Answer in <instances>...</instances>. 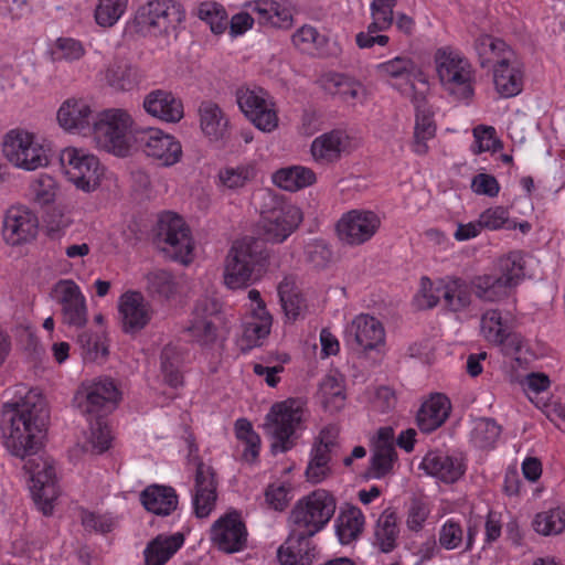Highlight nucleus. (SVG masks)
Instances as JSON below:
<instances>
[{"label": "nucleus", "mask_w": 565, "mask_h": 565, "mask_svg": "<svg viewBox=\"0 0 565 565\" xmlns=\"http://www.w3.org/2000/svg\"><path fill=\"white\" fill-rule=\"evenodd\" d=\"M185 20V11L174 0H149L134 17L132 28L142 35L169 36Z\"/></svg>", "instance_id": "5"}, {"label": "nucleus", "mask_w": 565, "mask_h": 565, "mask_svg": "<svg viewBox=\"0 0 565 565\" xmlns=\"http://www.w3.org/2000/svg\"><path fill=\"white\" fill-rule=\"evenodd\" d=\"M302 222L301 210L294 204L275 206L263 216V235L267 242L286 241Z\"/></svg>", "instance_id": "16"}, {"label": "nucleus", "mask_w": 565, "mask_h": 565, "mask_svg": "<svg viewBox=\"0 0 565 565\" xmlns=\"http://www.w3.org/2000/svg\"><path fill=\"white\" fill-rule=\"evenodd\" d=\"M436 126L429 111L416 114L413 150L417 154L428 151L427 140L434 138Z\"/></svg>", "instance_id": "50"}, {"label": "nucleus", "mask_w": 565, "mask_h": 565, "mask_svg": "<svg viewBox=\"0 0 565 565\" xmlns=\"http://www.w3.org/2000/svg\"><path fill=\"white\" fill-rule=\"evenodd\" d=\"M493 82L501 97H514L522 92L523 70L515 55L500 60V64L493 67Z\"/></svg>", "instance_id": "28"}, {"label": "nucleus", "mask_w": 565, "mask_h": 565, "mask_svg": "<svg viewBox=\"0 0 565 565\" xmlns=\"http://www.w3.org/2000/svg\"><path fill=\"white\" fill-rule=\"evenodd\" d=\"M473 46L482 68L494 67L500 64V60L515 55L503 40L489 34L479 35Z\"/></svg>", "instance_id": "33"}, {"label": "nucleus", "mask_w": 565, "mask_h": 565, "mask_svg": "<svg viewBox=\"0 0 565 565\" xmlns=\"http://www.w3.org/2000/svg\"><path fill=\"white\" fill-rule=\"evenodd\" d=\"M120 401V392L109 377L82 383L74 396V404L88 419L105 418Z\"/></svg>", "instance_id": "7"}, {"label": "nucleus", "mask_w": 565, "mask_h": 565, "mask_svg": "<svg viewBox=\"0 0 565 565\" xmlns=\"http://www.w3.org/2000/svg\"><path fill=\"white\" fill-rule=\"evenodd\" d=\"M145 509L157 515H170L178 508V494L172 487L150 484L140 493Z\"/></svg>", "instance_id": "32"}, {"label": "nucleus", "mask_w": 565, "mask_h": 565, "mask_svg": "<svg viewBox=\"0 0 565 565\" xmlns=\"http://www.w3.org/2000/svg\"><path fill=\"white\" fill-rule=\"evenodd\" d=\"M450 409V401L446 395L433 394L417 412L416 420L419 429L424 433H431L439 428L448 418Z\"/></svg>", "instance_id": "31"}, {"label": "nucleus", "mask_w": 565, "mask_h": 565, "mask_svg": "<svg viewBox=\"0 0 565 565\" xmlns=\"http://www.w3.org/2000/svg\"><path fill=\"white\" fill-rule=\"evenodd\" d=\"M49 412L45 401L29 392L20 402L3 412V438L6 449L24 461L22 469L31 482L34 500L44 515L53 512L57 498L56 476L53 462L36 456L44 446Z\"/></svg>", "instance_id": "1"}, {"label": "nucleus", "mask_w": 565, "mask_h": 565, "mask_svg": "<svg viewBox=\"0 0 565 565\" xmlns=\"http://www.w3.org/2000/svg\"><path fill=\"white\" fill-rule=\"evenodd\" d=\"M217 481L214 469L198 460L194 478L193 508L198 518L207 516L217 499Z\"/></svg>", "instance_id": "21"}, {"label": "nucleus", "mask_w": 565, "mask_h": 565, "mask_svg": "<svg viewBox=\"0 0 565 565\" xmlns=\"http://www.w3.org/2000/svg\"><path fill=\"white\" fill-rule=\"evenodd\" d=\"M334 452L323 447H313L310 452V460L306 468L307 480L311 483H320L331 473L330 461Z\"/></svg>", "instance_id": "43"}, {"label": "nucleus", "mask_w": 565, "mask_h": 565, "mask_svg": "<svg viewBox=\"0 0 565 565\" xmlns=\"http://www.w3.org/2000/svg\"><path fill=\"white\" fill-rule=\"evenodd\" d=\"M328 89L334 95H340L345 100L358 99L364 93L360 83L343 75L332 76L329 81Z\"/></svg>", "instance_id": "58"}, {"label": "nucleus", "mask_w": 565, "mask_h": 565, "mask_svg": "<svg viewBox=\"0 0 565 565\" xmlns=\"http://www.w3.org/2000/svg\"><path fill=\"white\" fill-rule=\"evenodd\" d=\"M147 291L153 298L169 299L177 292L173 275L163 269L150 271L146 276Z\"/></svg>", "instance_id": "44"}, {"label": "nucleus", "mask_w": 565, "mask_h": 565, "mask_svg": "<svg viewBox=\"0 0 565 565\" xmlns=\"http://www.w3.org/2000/svg\"><path fill=\"white\" fill-rule=\"evenodd\" d=\"M235 433L237 439L244 444L243 457L248 461H254L259 454V435L254 431L252 424L245 418L236 420Z\"/></svg>", "instance_id": "49"}, {"label": "nucleus", "mask_w": 565, "mask_h": 565, "mask_svg": "<svg viewBox=\"0 0 565 565\" xmlns=\"http://www.w3.org/2000/svg\"><path fill=\"white\" fill-rule=\"evenodd\" d=\"M105 78L117 90H131L141 79L139 70L125 60H115L106 70Z\"/></svg>", "instance_id": "39"}, {"label": "nucleus", "mask_w": 565, "mask_h": 565, "mask_svg": "<svg viewBox=\"0 0 565 565\" xmlns=\"http://www.w3.org/2000/svg\"><path fill=\"white\" fill-rule=\"evenodd\" d=\"M268 259L269 253L262 241L246 237L235 242L225 259V286L230 289L248 287L265 273Z\"/></svg>", "instance_id": "2"}, {"label": "nucleus", "mask_w": 565, "mask_h": 565, "mask_svg": "<svg viewBox=\"0 0 565 565\" xmlns=\"http://www.w3.org/2000/svg\"><path fill=\"white\" fill-rule=\"evenodd\" d=\"M501 434V426L492 418H478L471 431V440L481 449L491 448Z\"/></svg>", "instance_id": "45"}, {"label": "nucleus", "mask_w": 565, "mask_h": 565, "mask_svg": "<svg viewBox=\"0 0 565 565\" xmlns=\"http://www.w3.org/2000/svg\"><path fill=\"white\" fill-rule=\"evenodd\" d=\"M347 143V134L335 129L317 137L310 150L316 161L332 162L340 158Z\"/></svg>", "instance_id": "36"}, {"label": "nucleus", "mask_w": 565, "mask_h": 565, "mask_svg": "<svg viewBox=\"0 0 565 565\" xmlns=\"http://www.w3.org/2000/svg\"><path fill=\"white\" fill-rule=\"evenodd\" d=\"M478 276L471 279H465L461 277L450 278L449 280H439L438 288L436 289L443 296L445 306L454 311L458 312L471 305L472 295L478 299L487 302H494V300L484 298L477 287Z\"/></svg>", "instance_id": "20"}, {"label": "nucleus", "mask_w": 565, "mask_h": 565, "mask_svg": "<svg viewBox=\"0 0 565 565\" xmlns=\"http://www.w3.org/2000/svg\"><path fill=\"white\" fill-rule=\"evenodd\" d=\"M31 188L36 202L40 204H49L54 201L57 188L51 175L41 174L32 182Z\"/></svg>", "instance_id": "62"}, {"label": "nucleus", "mask_w": 565, "mask_h": 565, "mask_svg": "<svg viewBox=\"0 0 565 565\" xmlns=\"http://www.w3.org/2000/svg\"><path fill=\"white\" fill-rule=\"evenodd\" d=\"M53 292L62 306L63 322L71 327H84L87 322V308L78 285L71 279H63L54 286Z\"/></svg>", "instance_id": "19"}, {"label": "nucleus", "mask_w": 565, "mask_h": 565, "mask_svg": "<svg viewBox=\"0 0 565 565\" xmlns=\"http://www.w3.org/2000/svg\"><path fill=\"white\" fill-rule=\"evenodd\" d=\"M377 73L383 77L402 78L412 84L419 82L427 84V78L420 67L406 56H396L376 66Z\"/></svg>", "instance_id": "37"}, {"label": "nucleus", "mask_w": 565, "mask_h": 565, "mask_svg": "<svg viewBox=\"0 0 565 565\" xmlns=\"http://www.w3.org/2000/svg\"><path fill=\"white\" fill-rule=\"evenodd\" d=\"M274 183L289 192H295L316 182L315 172L302 166L281 168L273 174Z\"/></svg>", "instance_id": "40"}, {"label": "nucleus", "mask_w": 565, "mask_h": 565, "mask_svg": "<svg viewBox=\"0 0 565 565\" xmlns=\"http://www.w3.org/2000/svg\"><path fill=\"white\" fill-rule=\"evenodd\" d=\"M271 326V316L268 311H262V315H253L250 321L244 323L243 340L247 348L252 349L259 344V340L269 334Z\"/></svg>", "instance_id": "46"}, {"label": "nucleus", "mask_w": 565, "mask_h": 565, "mask_svg": "<svg viewBox=\"0 0 565 565\" xmlns=\"http://www.w3.org/2000/svg\"><path fill=\"white\" fill-rule=\"evenodd\" d=\"M380 225L381 220L373 211L351 210L338 221L337 232L340 241L351 246H358L370 241Z\"/></svg>", "instance_id": "15"}, {"label": "nucleus", "mask_w": 565, "mask_h": 565, "mask_svg": "<svg viewBox=\"0 0 565 565\" xmlns=\"http://www.w3.org/2000/svg\"><path fill=\"white\" fill-rule=\"evenodd\" d=\"M438 77L445 89L457 100H468L473 95L470 64L458 53L440 49L435 56Z\"/></svg>", "instance_id": "9"}, {"label": "nucleus", "mask_w": 565, "mask_h": 565, "mask_svg": "<svg viewBox=\"0 0 565 565\" xmlns=\"http://www.w3.org/2000/svg\"><path fill=\"white\" fill-rule=\"evenodd\" d=\"M38 233V217L24 207H11L3 218L2 234L8 244L19 245L34 238Z\"/></svg>", "instance_id": "22"}, {"label": "nucleus", "mask_w": 565, "mask_h": 565, "mask_svg": "<svg viewBox=\"0 0 565 565\" xmlns=\"http://www.w3.org/2000/svg\"><path fill=\"white\" fill-rule=\"evenodd\" d=\"M119 313L122 330L126 333H136L142 330L150 321L152 310L150 303L139 291H127L119 299Z\"/></svg>", "instance_id": "23"}, {"label": "nucleus", "mask_w": 565, "mask_h": 565, "mask_svg": "<svg viewBox=\"0 0 565 565\" xmlns=\"http://www.w3.org/2000/svg\"><path fill=\"white\" fill-rule=\"evenodd\" d=\"M295 527L290 526V533L285 544L278 548L277 556L281 565H311L315 559L316 547L311 544L313 535H295Z\"/></svg>", "instance_id": "30"}, {"label": "nucleus", "mask_w": 565, "mask_h": 565, "mask_svg": "<svg viewBox=\"0 0 565 565\" xmlns=\"http://www.w3.org/2000/svg\"><path fill=\"white\" fill-rule=\"evenodd\" d=\"M131 116L124 109H106L95 116L92 132L97 147L117 157L130 154L135 145Z\"/></svg>", "instance_id": "3"}, {"label": "nucleus", "mask_w": 565, "mask_h": 565, "mask_svg": "<svg viewBox=\"0 0 565 565\" xmlns=\"http://www.w3.org/2000/svg\"><path fill=\"white\" fill-rule=\"evenodd\" d=\"M128 0H100L95 9L96 23L104 28L113 26L124 14Z\"/></svg>", "instance_id": "52"}, {"label": "nucleus", "mask_w": 565, "mask_h": 565, "mask_svg": "<svg viewBox=\"0 0 565 565\" xmlns=\"http://www.w3.org/2000/svg\"><path fill=\"white\" fill-rule=\"evenodd\" d=\"M420 468L445 483L456 482L465 473V466L460 458L440 450L427 452Z\"/></svg>", "instance_id": "27"}, {"label": "nucleus", "mask_w": 565, "mask_h": 565, "mask_svg": "<svg viewBox=\"0 0 565 565\" xmlns=\"http://www.w3.org/2000/svg\"><path fill=\"white\" fill-rule=\"evenodd\" d=\"M507 329L499 310L491 309L482 315L481 331L488 341L492 343L499 341Z\"/></svg>", "instance_id": "60"}, {"label": "nucleus", "mask_w": 565, "mask_h": 565, "mask_svg": "<svg viewBox=\"0 0 565 565\" xmlns=\"http://www.w3.org/2000/svg\"><path fill=\"white\" fill-rule=\"evenodd\" d=\"M430 510L428 504L418 498H413L407 510L406 525L408 530L418 532L423 529Z\"/></svg>", "instance_id": "63"}, {"label": "nucleus", "mask_w": 565, "mask_h": 565, "mask_svg": "<svg viewBox=\"0 0 565 565\" xmlns=\"http://www.w3.org/2000/svg\"><path fill=\"white\" fill-rule=\"evenodd\" d=\"M183 535L175 533L173 535H158L146 547L145 565H164L172 555L182 546Z\"/></svg>", "instance_id": "38"}, {"label": "nucleus", "mask_w": 565, "mask_h": 565, "mask_svg": "<svg viewBox=\"0 0 565 565\" xmlns=\"http://www.w3.org/2000/svg\"><path fill=\"white\" fill-rule=\"evenodd\" d=\"M236 100L245 117L257 129L271 132L278 127L275 104L265 89L242 87L236 92Z\"/></svg>", "instance_id": "12"}, {"label": "nucleus", "mask_w": 565, "mask_h": 565, "mask_svg": "<svg viewBox=\"0 0 565 565\" xmlns=\"http://www.w3.org/2000/svg\"><path fill=\"white\" fill-rule=\"evenodd\" d=\"M200 126L205 137L213 142L225 143L230 138V120L221 107L204 100L199 107Z\"/></svg>", "instance_id": "29"}, {"label": "nucleus", "mask_w": 565, "mask_h": 565, "mask_svg": "<svg viewBox=\"0 0 565 565\" xmlns=\"http://www.w3.org/2000/svg\"><path fill=\"white\" fill-rule=\"evenodd\" d=\"M373 454L370 471L373 478L385 477L393 468L397 454L394 445V430L391 427H382L373 440Z\"/></svg>", "instance_id": "25"}, {"label": "nucleus", "mask_w": 565, "mask_h": 565, "mask_svg": "<svg viewBox=\"0 0 565 565\" xmlns=\"http://www.w3.org/2000/svg\"><path fill=\"white\" fill-rule=\"evenodd\" d=\"M385 330L376 318L369 315L358 316L345 329V342L353 350L371 351L383 345Z\"/></svg>", "instance_id": "17"}, {"label": "nucleus", "mask_w": 565, "mask_h": 565, "mask_svg": "<svg viewBox=\"0 0 565 565\" xmlns=\"http://www.w3.org/2000/svg\"><path fill=\"white\" fill-rule=\"evenodd\" d=\"M134 146L164 167L175 164L182 157L181 143L173 136L157 128L136 130Z\"/></svg>", "instance_id": "14"}, {"label": "nucleus", "mask_w": 565, "mask_h": 565, "mask_svg": "<svg viewBox=\"0 0 565 565\" xmlns=\"http://www.w3.org/2000/svg\"><path fill=\"white\" fill-rule=\"evenodd\" d=\"M60 161L68 179L78 189L92 192L99 185L104 169L95 156L66 148L61 152Z\"/></svg>", "instance_id": "13"}, {"label": "nucleus", "mask_w": 565, "mask_h": 565, "mask_svg": "<svg viewBox=\"0 0 565 565\" xmlns=\"http://www.w3.org/2000/svg\"><path fill=\"white\" fill-rule=\"evenodd\" d=\"M479 221L481 227L489 231L516 228V222L510 220L509 211L504 206L487 209L480 214Z\"/></svg>", "instance_id": "53"}, {"label": "nucleus", "mask_w": 565, "mask_h": 565, "mask_svg": "<svg viewBox=\"0 0 565 565\" xmlns=\"http://www.w3.org/2000/svg\"><path fill=\"white\" fill-rule=\"evenodd\" d=\"M154 242L173 259L183 264L190 262L189 257L193 250L190 228L178 214L166 212L159 216L154 228Z\"/></svg>", "instance_id": "8"}, {"label": "nucleus", "mask_w": 565, "mask_h": 565, "mask_svg": "<svg viewBox=\"0 0 565 565\" xmlns=\"http://www.w3.org/2000/svg\"><path fill=\"white\" fill-rule=\"evenodd\" d=\"M196 14L210 25L211 31L215 34H222L227 28L226 11L216 2L205 1L200 3Z\"/></svg>", "instance_id": "51"}, {"label": "nucleus", "mask_w": 565, "mask_h": 565, "mask_svg": "<svg viewBox=\"0 0 565 565\" xmlns=\"http://www.w3.org/2000/svg\"><path fill=\"white\" fill-rule=\"evenodd\" d=\"M32 134L22 130H12L7 134L2 143L4 157L15 167H18L21 158L30 146Z\"/></svg>", "instance_id": "47"}, {"label": "nucleus", "mask_w": 565, "mask_h": 565, "mask_svg": "<svg viewBox=\"0 0 565 565\" xmlns=\"http://www.w3.org/2000/svg\"><path fill=\"white\" fill-rule=\"evenodd\" d=\"M319 397L326 411L335 413L342 409L345 402L342 379L335 375H327L320 383Z\"/></svg>", "instance_id": "42"}, {"label": "nucleus", "mask_w": 565, "mask_h": 565, "mask_svg": "<svg viewBox=\"0 0 565 565\" xmlns=\"http://www.w3.org/2000/svg\"><path fill=\"white\" fill-rule=\"evenodd\" d=\"M88 420L90 426L89 443L92 448L96 452L102 454L110 447V429L105 418H93Z\"/></svg>", "instance_id": "57"}, {"label": "nucleus", "mask_w": 565, "mask_h": 565, "mask_svg": "<svg viewBox=\"0 0 565 565\" xmlns=\"http://www.w3.org/2000/svg\"><path fill=\"white\" fill-rule=\"evenodd\" d=\"M306 403L300 398H288L275 403L263 424L264 431L273 439L271 451L286 452L295 446L297 429L302 423Z\"/></svg>", "instance_id": "4"}, {"label": "nucleus", "mask_w": 565, "mask_h": 565, "mask_svg": "<svg viewBox=\"0 0 565 565\" xmlns=\"http://www.w3.org/2000/svg\"><path fill=\"white\" fill-rule=\"evenodd\" d=\"M534 530L543 535H556L565 530V510L551 509L536 514L533 522Z\"/></svg>", "instance_id": "48"}, {"label": "nucleus", "mask_w": 565, "mask_h": 565, "mask_svg": "<svg viewBox=\"0 0 565 565\" xmlns=\"http://www.w3.org/2000/svg\"><path fill=\"white\" fill-rule=\"evenodd\" d=\"M85 54L84 45L73 38H58L51 49L53 61H78Z\"/></svg>", "instance_id": "54"}, {"label": "nucleus", "mask_w": 565, "mask_h": 565, "mask_svg": "<svg viewBox=\"0 0 565 565\" xmlns=\"http://www.w3.org/2000/svg\"><path fill=\"white\" fill-rule=\"evenodd\" d=\"M221 183L228 189L242 188L249 180L255 178V168L252 166H241L237 168H225L220 171Z\"/></svg>", "instance_id": "55"}, {"label": "nucleus", "mask_w": 565, "mask_h": 565, "mask_svg": "<svg viewBox=\"0 0 565 565\" xmlns=\"http://www.w3.org/2000/svg\"><path fill=\"white\" fill-rule=\"evenodd\" d=\"M95 116L85 100L71 98L61 105L57 111V121L66 131L85 135L92 130Z\"/></svg>", "instance_id": "26"}, {"label": "nucleus", "mask_w": 565, "mask_h": 565, "mask_svg": "<svg viewBox=\"0 0 565 565\" xmlns=\"http://www.w3.org/2000/svg\"><path fill=\"white\" fill-rule=\"evenodd\" d=\"M212 540L226 553L239 552L246 547L247 530L237 511H231L214 522Z\"/></svg>", "instance_id": "18"}, {"label": "nucleus", "mask_w": 565, "mask_h": 565, "mask_svg": "<svg viewBox=\"0 0 565 565\" xmlns=\"http://www.w3.org/2000/svg\"><path fill=\"white\" fill-rule=\"evenodd\" d=\"M188 331L202 347L210 348L217 340V329L213 320L192 319Z\"/></svg>", "instance_id": "56"}, {"label": "nucleus", "mask_w": 565, "mask_h": 565, "mask_svg": "<svg viewBox=\"0 0 565 565\" xmlns=\"http://www.w3.org/2000/svg\"><path fill=\"white\" fill-rule=\"evenodd\" d=\"M365 518L360 508L348 504L342 508L335 519V534L342 545L358 540L362 534Z\"/></svg>", "instance_id": "34"}, {"label": "nucleus", "mask_w": 565, "mask_h": 565, "mask_svg": "<svg viewBox=\"0 0 565 565\" xmlns=\"http://www.w3.org/2000/svg\"><path fill=\"white\" fill-rule=\"evenodd\" d=\"M306 262L315 268H324L332 257V252L322 241L308 243L305 247Z\"/></svg>", "instance_id": "64"}, {"label": "nucleus", "mask_w": 565, "mask_h": 565, "mask_svg": "<svg viewBox=\"0 0 565 565\" xmlns=\"http://www.w3.org/2000/svg\"><path fill=\"white\" fill-rule=\"evenodd\" d=\"M334 497L327 490L319 489L299 500L292 508L289 522L295 527V535H316L331 520L335 512Z\"/></svg>", "instance_id": "6"}, {"label": "nucleus", "mask_w": 565, "mask_h": 565, "mask_svg": "<svg viewBox=\"0 0 565 565\" xmlns=\"http://www.w3.org/2000/svg\"><path fill=\"white\" fill-rule=\"evenodd\" d=\"M49 164V157L46 154V150L44 147L34 141V136H32L30 140V146L24 151L23 157L21 158L18 168L33 171L39 168L46 167Z\"/></svg>", "instance_id": "59"}, {"label": "nucleus", "mask_w": 565, "mask_h": 565, "mask_svg": "<svg viewBox=\"0 0 565 565\" xmlns=\"http://www.w3.org/2000/svg\"><path fill=\"white\" fill-rule=\"evenodd\" d=\"M145 111L166 122H179L183 118V104L172 92L153 89L142 103Z\"/></svg>", "instance_id": "24"}, {"label": "nucleus", "mask_w": 565, "mask_h": 565, "mask_svg": "<svg viewBox=\"0 0 565 565\" xmlns=\"http://www.w3.org/2000/svg\"><path fill=\"white\" fill-rule=\"evenodd\" d=\"M161 374L163 381L172 388L183 385V374L181 366L183 364L182 352L174 345L167 344L160 354Z\"/></svg>", "instance_id": "41"}, {"label": "nucleus", "mask_w": 565, "mask_h": 565, "mask_svg": "<svg viewBox=\"0 0 565 565\" xmlns=\"http://www.w3.org/2000/svg\"><path fill=\"white\" fill-rule=\"evenodd\" d=\"M399 536L398 516L393 508H386L379 516L374 527V545L382 553H391L397 546Z\"/></svg>", "instance_id": "35"}, {"label": "nucleus", "mask_w": 565, "mask_h": 565, "mask_svg": "<svg viewBox=\"0 0 565 565\" xmlns=\"http://www.w3.org/2000/svg\"><path fill=\"white\" fill-rule=\"evenodd\" d=\"M248 7L255 17H252L248 12L234 14L230 21V33L232 36L245 33L253 26L255 20L259 25L282 30L290 29L294 24V17L290 9L279 2L258 0L249 3Z\"/></svg>", "instance_id": "10"}, {"label": "nucleus", "mask_w": 565, "mask_h": 565, "mask_svg": "<svg viewBox=\"0 0 565 565\" xmlns=\"http://www.w3.org/2000/svg\"><path fill=\"white\" fill-rule=\"evenodd\" d=\"M475 143L472 151L475 153H481L484 151H495L498 147H501L500 140L495 137V129L490 126H477L473 129Z\"/></svg>", "instance_id": "61"}, {"label": "nucleus", "mask_w": 565, "mask_h": 565, "mask_svg": "<svg viewBox=\"0 0 565 565\" xmlns=\"http://www.w3.org/2000/svg\"><path fill=\"white\" fill-rule=\"evenodd\" d=\"M499 273L479 275L477 287L484 298L500 301L524 276V260L520 252H512L499 259Z\"/></svg>", "instance_id": "11"}]
</instances>
